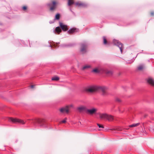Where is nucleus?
Returning a JSON list of instances; mask_svg holds the SVG:
<instances>
[{"label":"nucleus","instance_id":"obj_1","mask_svg":"<svg viewBox=\"0 0 154 154\" xmlns=\"http://www.w3.org/2000/svg\"><path fill=\"white\" fill-rule=\"evenodd\" d=\"M98 91V86H93L89 87L86 89V91L88 92L92 93Z\"/></svg>","mask_w":154,"mask_h":154},{"label":"nucleus","instance_id":"obj_2","mask_svg":"<svg viewBox=\"0 0 154 154\" xmlns=\"http://www.w3.org/2000/svg\"><path fill=\"white\" fill-rule=\"evenodd\" d=\"M58 3V2L56 1H51V2L49 3L48 5V6L50 8V10L52 11L54 10L56 8L57 5Z\"/></svg>","mask_w":154,"mask_h":154},{"label":"nucleus","instance_id":"obj_3","mask_svg":"<svg viewBox=\"0 0 154 154\" xmlns=\"http://www.w3.org/2000/svg\"><path fill=\"white\" fill-rule=\"evenodd\" d=\"M72 107V105H71L66 106L60 109L59 110L62 113H68L69 112V110L70 108Z\"/></svg>","mask_w":154,"mask_h":154},{"label":"nucleus","instance_id":"obj_4","mask_svg":"<svg viewBox=\"0 0 154 154\" xmlns=\"http://www.w3.org/2000/svg\"><path fill=\"white\" fill-rule=\"evenodd\" d=\"M9 120L12 122L14 123H19L22 124H24L25 123V122L21 119H14L12 118H9Z\"/></svg>","mask_w":154,"mask_h":154},{"label":"nucleus","instance_id":"obj_5","mask_svg":"<svg viewBox=\"0 0 154 154\" xmlns=\"http://www.w3.org/2000/svg\"><path fill=\"white\" fill-rule=\"evenodd\" d=\"M97 109L95 108L86 109V113L90 115H92L96 113Z\"/></svg>","mask_w":154,"mask_h":154},{"label":"nucleus","instance_id":"obj_6","mask_svg":"<svg viewBox=\"0 0 154 154\" xmlns=\"http://www.w3.org/2000/svg\"><path fill=\"white\" fill-rule=\"evenodd\" d=\"M107 88L104 87L98 86V91L100 90L102 92V94L104 96H106L108 94V93L106 91Z\"/></svg>","mask_w":154,"mask_h":154},{"label":"nucleus","instance_id":"obj_7","mask_svg":"<svg viewBox=\"0 0 154 154\" xmlns=\"http://www.w3.org/2000/svg\"><path fill=\"white\" fill-rule=\"evenodd\" d=\"M87 45L85 44H82L81 46L80 51L82 53H84L86 51Z\"/></svg>","mask_w":154,"mask_h":154},{"label":"nucleus","instance_id":"obj_8","mask_svg":"<svg viewBox=\"0 0 154 154\" xmlns=\"http://www.w3.org/2000/svg\"><path fill=\"white\" fill-rule=\"evenodd\" d=\"M75 5L76 6H78L80 7H85L87 6V5L85 3L80 2L75 3Z\"/></svg>","mask_w":154,"mask_h":154},{"label":"nucleus","instance_id":"obj_9","mask_svg":"<svg viewBox=\"0 0 154 154\" xmlns=\"http://www.w3.org/2000/svg\"><path fill=\"white\" fill-rule=\"evenodd\" d=\"M147 82L151 85L154 86V80L152 78H149L147 79Z\"/></svg>","mask_w":154,"mask_h":154},{"label":"nucleus","instance_id":"obj_10","mask_svg":"<svg viewBox=\"0 0 154 154\" xmlns=\"http://www.w3.org/2000/svg\"><path fill=\"white\" fill-rule=\"evenodd\" d=\"M77 109L80 112H82L83 111H86L87 109L86 107L84 106H81L78 107Z\"/></svg>","mask_w":154,"mask_h":154},{"label":"nucleus","instance_id":"obj_11","mask_svg":"<svg viewBox=\"0 0 154 154\" xmlns=\"http://www.w3.org/2000/svg\"><path fill=\"white\" fill-rule=\"evenodd\" d=\"M60 26L63 31H66L68 30L67 26L64 25L62 23H60Z\"/></svg>","mask_w":154,"mask_h":154},{"label":"nucleus","instance_id":"obj_12","mask_svg":"<svg viewBox=\"0 0 154 154\" xmlns=\"http://www.w3.org/2000/svg\"><path fill=\"white\" fill-rule=\"evenodd\" d=\"M116 45L119 48L121 53H122L123 48V45L120 42H118Z\"/></svg>","mask_w":154,"mask_h":154},{"label":"nucleus","instance_id":"obj_13","mask_svg":"<svg viewBox=\"0 0 154 154\" xmlns=\"http://www.w3.org/2000/svg\"><path fill=\"white\" fill-rule=\"evenodd\" d=\"M91 67V66L90 65H86L83 66L82 68L81 69L82 70H85L88 69L89 68H90Z\"/></svg>","mask_w":154,"mask_h":154},{"label":"nucleus","instance_id":"obj_14","mask_svg":"<svg viewBox=\"0 0 154 154\" xmlns=\"http://www.w3.org/2000/svg\"><path fill=\"white\" fill-rule=\"evenodd\" d=\"M108 114H102L100 115V117L102 119H106L108 117Z\"/></svg>","mask_w":154,"mask_h":154},{"label":"nucleus","instance_id":"obj_15","mask_svg":"<svg viewBox=\"0 0 154 154\" xmlns=\"http://www.w3.org/2000/svg\"><path fill=\"white\" fill-rule=\"evenodd\" d=\"M107 119L109 121H112L114 119V118L113 116L108 115Z\"/></svg>","mask_w":154,"mask_h":154},{"label":"nucleus","instance_id":"obj_16","mask_svg":"<svg viewBox=\"0 0 154 154\" xmlns=\"http://www.w3.org/2000/svg\"><path fill=\"white\" fill-rule=\"evenodd\" d=\"M137 70L142 71L144 69V66L143 65H139L137 67Z\"/></svg>","mask_w":154,"mask_h":154},{"label":"nucleus","instance_id":"obj_17","mask_svg":"<svg viewBox=\"0 0 154 154\" xmlns=\"http://www.w3.org/2000/svg\"><path fill=\"white\" fill-rule=\"evenodd\" d=\"M103 72L109 75H111L112 74V72L111 71L106 69H104Z\"/></svg>","mask_w":154,"mask_h":154},{"label":"nucleus","instance_id":"obj_18","mask_svg":"<svg viewBox=\"0 0 154 154\" xmlns=\"http://www.w3.org/2000/svg\"><path fill=\"white\" fill-rule=\"evenodd\" d=\"M68 5L69 6L75 4L74 1V0H68Z\"/></svg>","mask_w":154,"mask_h":154},{"label":"nucleus","instance_id":"obj_19","mask_svg":"<svg viewBox=\"0 0 154 154\" xmlns=\"http://www.w3.org/2000/svg\"><path fill=\"white\" fill-rule=\"evenodd\" d=\"M100 71L98 69V68H95L92 71V72H93L94 73H98L100 72Z\"/></svg>","mask_w":154,"mask_h":154},{"label":"nucleus","instance_id":"obj_20","mask_svg":"<svg viewBox=\"0 0 154 154\" xmlns=\"http://www.w3.org/2000/svg\"><path fill=\"white\" fill-rule=\"evenodd\" d=\"M76 29L75 28H72L71 29L69 30L68 31V32L69 34H72L75 32Z\"/></svg>","mask_w":154,"mask_h":154},{"label":"nucleus","instance_id":"obj_21","mask_svg":"<svg viewBox=\"0 0 154 154\" xmlns=\"http://www.w3.org/2000/svg\"><path fill=\"white\" fill-rule=\"evenodd\" d=\"M55 31L59 34L61 32V30L59 27H57L55 29Z\"/></svg>","mask_w":154,"mask_h":154},{"label":"nucleus","instance_id":"obj_22","mask_svg":"<svg viewBox=\"0 0 154 154\" xmlns=\"http://www.w3.org/2000/svg\"><path fill=\"white\" fill-rule=\"evenodd\" d=\"M140 125V123H137L136 124H133L130 125L129 127L130 128H133L137 127Z\"/></svg>","mask_w":154,"mask_h":154},{"label":"nucleus","instance_id":"obj_23","mask_svg":"<svg viewBox=\"0 0 154 154\" xmlns=\"http://www.w3.org/2000/svg\"><path fill=\"white\" fill-rule=\"evenodd\" d=\"M59 79V78L57 76L54 77L52 78L51 80L53 81H57Z\"/></svg>","mask_w":154,"mask_h":154},{"label":"nucleus","instance_id":"obj_24","mask_svg":"<svg viewBox=\"0 0 154 154\" xmlns=\"http://www.w3.org/2000/svg\"><path fill=\"white\" fill-rule=\"evenodd\" d=\"M103 42L104 44H106L107 43V41L105 37H103Z\"/></svg>","mask_w":154,"mask_h":154},{"label":"nucleus","instance_id":"obj_25","mask_svg":"<svg viewBox=\"0 0 154 154\" xmlns=\"http://www.w3.org/2000/svg\"><path fill=\"white\" fill-rule=\"evenodd\" d=\"M60 17V15L59 14H57L55 16V19L56 20H59Z\"/></svg>","mask_w":154,"mask_h":154},{"label":"nucleus","instance_id":"obj_26","mask_svg":"<svg viewBox=\"0 0 154 154\" xmlns=\"http://www.w3.org/2000/svg\"><path fill=\"white\" fill-rule=\"evenodd\" d=\"M27 7L26 6H24L22 7V9L23 11H26L27 10Z\"/></svg>","mask_w":154,"mask_h":154},{"label":"nucleus","instance_id":"obj_27","mask_svg":"<svg viewBox=\"0 0 154 154\" xmlns=\"http://www.w3.org/2000/svg\"><path fill=\"white\" fill-rule=\"evenodd\" d=\"M116 101L118 102H120L121 101V100L120 98H117L116 99Z\"/></svg>","mask_w":154,"mask_h":154},{"label":"nucleus","instance_id":"obj_28","mask_svg":"<svg viewBox=\"0 0 154 154\" xmlns=\"http://www.w3.org/2000/svg\"><path fill=\"white\" fill-rule=\"evenodd\" d=\"M66 120L67 118H65L63 120L61 121V122L62 123H65L66 122Z\"/></svg>","mask_w":154,"mask_h":154},{"label":"nucleus","instance_id":"obj_29","mask_svg":"<svg viewBox=\"0 0 154 154\" xmlns=\"http://www.w3.org/2000/svg\"><path fill=\"white\" fill-rule=\"evenodd\" d=\"M98 126V127H99V128H103L104 127L103 126V125H100L99 124H97Z\"/></svg>","mask_w":154,"mask_h":154},{"label":"nucleus","instance_id":"obj_30","mask_svg":"<svg viewBox=\"0 0 154 154\" xmlns=\"http://www.w3.org/2000/svg\"><path fill=\"white\" fill-rule=\"evenodd\" d=\"M150 14L151 16H153L154 15V12H152L150 13Z\"/></svg>","mask_w":154,"mask_h":154},{"label":"nucleus","instance_id":"obj_31","mask_svg":"<svg viewBox=\"0 0 154 154\" xmlns=\"http://www.w3.org/2000/svg\"><path fill=\"white\" fill-rule=\"evenodd\" d=\"M35 86L34 85H32L30 86V87L31 88H34Z\"/></svg>","mask_w":154,"mask_h":154},{"label":"nucleus","instance_id":"obj_32","mask_svg":"<svg viewBox=\"0 0 154 154\" xmlns=\"http://www.w3.org/2000/svg\"><path fill=\"white\" fill-rule=\"evenodd\" d=\"M38 122L40 123V120L39 119H38L37 121Z\"/></svg>","mask_w":154,"mask_h":154},{"label":"nucleus","instance_id":"obj_33","mask_svg":"<svg viewBox=\"0 0 154 154\" xmlns=\"http://www.w3.org/2000/svg\"><path fill=\"white\" fill-rule=\"evenodd\" d=\"M116 130V129H111V130Z\"/></svg>","mask_w":154,"mask_h":154},{"label":"nucleus","instance_id":"obj_34","mask_svg":"<svg viewBox=\"0 0 154 154\" xmlns=\"http://www.w3.org/2000/svg\"><path fill=\"white\" fill-rule=\"evenodd\" d=\"M146 116H147V115H145V116H144V117H146Z\"/></svg>","mask_w":154,"mask_h":154}]
</instances>
